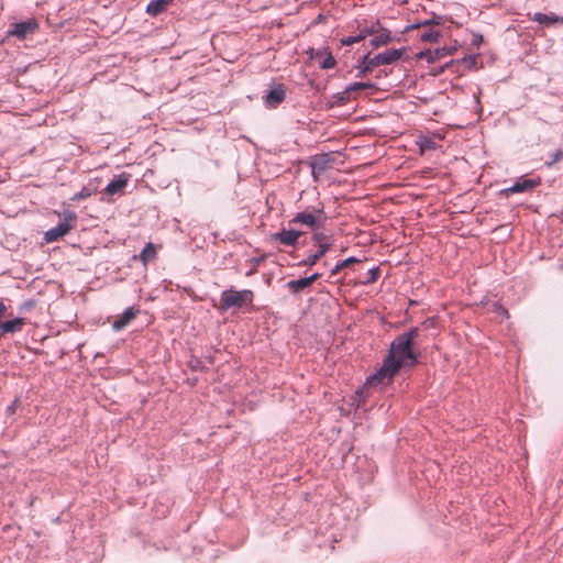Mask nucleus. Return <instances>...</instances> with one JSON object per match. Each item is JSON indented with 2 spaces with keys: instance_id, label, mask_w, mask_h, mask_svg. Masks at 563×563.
I'll return each instance as SVG.
<instances>
[{
  "instance_id": "nucleus-11",
  "label": "nucleus",
  "mask_w": 563,
  "mask_h": 563,
  "mask_svg": "<svg viewBox=\"0 0 563 563\" xmlns=\"http://www.w3.org/2000/svg\"><path fill=\"white\" fill-rule=\"evenodd\" d=\"M320 276L321 274L314 273L309 277L292 279L287 283V287L292 294H299L305 288L310 287L316 280L320 278Z\"/></svg>"
},
{
  "instance_id": "nucleus-14",
  "label": "nucleus",
  "mask_w": 563,
  "mask_h": 563,
  "mask_svg": "<svg viewBox=\"0 0 563 563\" xmlns=\"http://www.w3.org/2000/svg\"><path fill=\"white\" fill-rule=\"evenodd\" d=\"M37 27V23L34 20H29L20 23H15L13 25L12 31H10V34L19 37L24 38L26 34L33 33Z\"/></svg>"
},
{
  "instance_id": "nucleus-9",
  "label": "nucleus",
  "mask_w": 563,
  "mask_h": 563,
  "mask_svg": "<svg viewBox=\"0 0 563 563\" xmlns=\"http://www.w3.org/2000/svg\"><path fill=\"white\" fill-rule=\"evenodd\" d=\"M301 235V231L283 229L279 232L273 233L271 235V239L274 241H278L280 244L285 246H296Z\"/></svg>"
},
{
  "instance_id": "nucleus-13",
  "label": "nucleus",
  "mask_w": 563,
  "mask_h": 563,
  "mask_svg": "<svg viewBox=\"0 0 563 563\" xmlns=\"http://www.w3.org/2000/svg\"><path fill=\"white\" fill-rule=\"evenodd\" d=\"M139 309H135L134 307L126 308L123 313L113 321L112 329L114 331H120L123 328H125L130 322L137 316Z\"/></svg>"
},
{
  "instance_id": "nucleus-30",
  "label": "nucleus",
  "mask_w": 563,
  "mask_h": 563,
  "mask_svg": "<svg viewBox=\"0 0 563 563\" xmlns=\"http://www.w3.org/2000/svg\"><path fill=\"white\" fill-rule=\"evenodd\" d=\"M463 63L467 64L468 66L473 65L475 63V57L474 56H470V57H464L462 59Z\"/></svg>"
},
{
  "instance_id": "nucleus-23",
  "label": "nucleus",
  "mask_w": 563,
  "mask_h": 563,
  "mask_svg": "<svg viewBox=\"0 0 563 563\" xmlns=\"http://www.w3.org/2000/svg\"><path fill=\"white\" fill-rule=\"evenodd\" d=\"M357 262H360V261L355 257H349V258L342 261L341 263L336 264L332 268L331 276L338 275L342 269H344L345 267L350 266L351 264L357 263Z\"/></svg>"
},
{
  "instance_id": "nucleus-17",
  "label": "nucleus",
  "mask_w": 563,
  "mask_h": 563,
  "mask_svg": "<svg viewBox=\"0 0 563 563\" xmlns=\"http://www.w3.org/2000/svg\"><path fill=\"white\" fill-rule=\"evenodd\" d=\"M24 323L25 322H24L23 318H16L13 320L2 322L0 324V328L4 333H14V332L20 331L22 329V327L24 325Z\"/></svg>"
},
{
  "instance_id": "nucleus-18",
  "label": "nucleus",
  "mask_w": 563,
  "mask_h": 563,
  "mask_svg": "<svg viewBox=\"0 0 563 563\" xmlns=\"http://www.w3.org/2000/svg\"><path fill=\"white\" fill-rule=\"evenodd\" d=\"M316 58L320 59L319 64H320V68H322V69H331L336 64L333 55L330 52H325V53L319 52L316 54Z\"/></svg>"
},
{
  "instance_id": "nucleus-12",
  "label": "nucleus",
  "mask_w": 563,
  "mask_h": 563,
  "mask_svg": "<svg viewBox=\"0 0 563 563\" xmlns=\"http://www.w3.org/2000/svg\"><path fill=\"white\" fill-rule=\"evenodd\" d=\"M286 98V89L284 85H278L275 88H273L266 96H265V103L269 108H276L278 104H280Z\"/></svg>"
},
{
  "instance_id": "nucleus-25",
  "label": "nucleus",
  "mask_w": 563,
  "mask_h": 563,
  "mask_svg": "<svg viewBox=\"0 0 563 563\" xmlns=\"http://www.w3.org/2000/svg\"><path fill=\"white\" fill-rule=\"evenodd\" d=\"M363 40H364V34H361V32H360L357 35H351V36L343 37L341 40V44L345 45V46H350V45L360 43Z\"/></svg>"
},
{
  "instance_id": "nucleus-4",
  "label": "nucleus",
  "mask_w": 563,
  "mask_h": 563,
  "mask_svg": "<svg viewBox=\"0 0 563 563\" xmlns=\"http://www.w3.org/2000/svg\"><path fill=\"white\" fill-rule=\"evenodd\" d=\"M311 241L317 251L314 253H310L305 260L299 262V266H314L331 250L333 245L332 236L327 235L323 232L312 233Z\"/></svg>"
},
{
  "instance_id": "nucleus-7",
  "label": "nucleus",
  "mask_w": 563,
  "mask_h": 563,
  "mask_svg": "<svg viewBox=\"0 0 563 563\" xmlns=\"http://www.w3.org/2000/svg\"><path fill=\"white\" fill-rule=\"evenodd\" d=\"M76 214L74 212H65L64 221L58 223V225H56L55 228H52L45 232V241L47 243L58 241L74 228Z\"/></svg>"
},
{
  "instance_id": "nucleus-26",
  "label": "nucleus",
  "mask_w": 563,
  "mask_h": 563,
  "mask_svg": "<svg viewBox=\"0 0 563 563\" xmlns=\"http://www.w3.org/2000/svg\"><path fill=\"white\" fill-rule=\"evenodd\" d=\"M92 195V191L87 188V187H84L79 192H76L71 200L74 201H77V200H82V199H87L89 198L90 196Z\"/></svg>"
},
{
  "instance_id": "nucleus-29",
  "label": "nucleus",
  "mask_w": 563,
  "mask_h": 563,
  "mask_svg": "<svg viewBox=\"0 0 563 563\" xmlns=\"http://www.w3.org/2000/svg\"><path fill=\"white\" fill-rule=\"evenodd\" d=\"M494 308H495V312L500 316V317H504V318H509V313H508V310L505 309L503 306L498 305V303H494Z\"/></svg>"
},
{
  "instance_id": "nucleus-32",
  "label": "nucleus",
  "mask_w": 563,
  "mask_h": 563,
  "mask_svg": "<svg viewBox=\"0 0 563 563\" xmlns=\"http://www.w3.org/2000/svg\"><path fill=\"white\" fill-rule=\"evenodd\" d=\"M16 405H18V400H14V401H13V402L8 407V409H7V410H8L10 413H14Z\"/></svg>"
},
{
  "instance_id": "nucleus-27",
  "label": "nucleus",
  "mask_w": 563,
  "mask_h": 563,
  "mask_svg": "<svg viewBox=\"0 0 563 563\" xmlns=\"http://www.w3.org/2000/svg\"><path fill=\"white\" fill-rule=\"evenodd\" d=\"M563 159V151L562 150H556L553 154H552V158L550 162H547L545 165L548 167H551L553 164L560 162Z\"/></svg>"
},
{
  "instance_id": "nucleus-24",
  "label": "nucleus",
  "mask_w": 563,
  "mask_h": 563,
  "mask_svg": "<svg viewBox=\"0 0 563 563\" xmlns=\"http://www.w3.org/2000/svg\"><path fill=\"white\" fill-rule=\"evenodd\" d=\"M379 275H380L379 267H374L366 273L365 278L362 282V284H364V285L373 284L378 279Z\"/></svg>"
},
{
  "instance_id": "nucleus-3",
  "label": "nucleus",
  "mask_w": 563,
  "mask_h": 563,
  "mask_svg": "<svg viewBox=\"0 0 563 563\" xmlns=\"http://www.w3.org/2000/svg\"><path fill=\"white\" fill-rule=\"evenodd\" d=\"M254 292L251 289L236 290L234 288L225 289L220 295L218 305L219 311H228L231 308H243L252 306Z\"/></svg>"
},
{
  "instance_id": "nucleus-31",
  "label": "nucleus",
  "mask_w": 563,
  "mask_h": 563,
  "mask_svg": "<svg viewBox=\"0 0 563 563\" xmlns=\"http://www.w3.org/2000/svg\"><path fill=\"white\" fill-rule=\"evenodd\" d=\"M350 95H342V92L338 93V99L341 103H344L349 100Z\"/></svg>"
},
{
  "instance_id": "nucleus-15",
  "label": "nucleus",
  "mask_w": 563,
  "mask_h": 563,
  "mask_svg": "<svg viewBox=\"0 0 563 563\" xmlns=\"http://www.w3.org/2000/svg\"><path fill=\"white\" fill-rule=\"evenodd\" d=\"M173 0H152L147 7L146 12L151 15H157L162 13Z\"/></svg>"
},
{
  "instance_id": "nucleus-33",
  "label": "nucleus",
  "mask_w": 563,
  "mask_h": 563,
  "mask_svg": "<svg viewBox=\"0 0 563 563\" xmlns=\"http://www.w3.org/2000/svg\"><path fill=\"white\" fill-rule=\"evenodd\" d=\"M7 307L3 302H0V319L4 316Z\"/></svg>"
},
{
  "instance_id": "nucleus-10",
  "label": "nucleus",
  "mask_w": 563,
  "mask_h": 563,
  "mask_svg": "<svg viewBox=\"0 0 563 563\" xmlns=\"http://www.w3.org/2000/svg\"><path fill=\"white\" fill-rule=\"evenodd\" d=\"M130 175L126 173L120 174L115 179L111 180L108 186L104 188V194L108 196H114L118 194H122L124 188L126 187Z\"/></svg>"
},
{
  "instance_id": "nucleus-19",
  "label": "nucleus",
  "mask_w": 563,
  "mask_h": 563,
  "mask_svg": "<svg viewBox=\"0 0 563 563\" xmlns=\"http://www.w3.org/2000/svg\"><path fill=\"white\" fill-rule=\"evenodd\" d=\"M441 33L439 30L428 27L420 33V40L422 42L434 43L439 40Z\"/></svg>"
},
{
  "instance_id": "nucleus-28",
  "label": "nucleus",
  "mask_w": 563,
  "mask_h": 563,
  "mask_svg": "<svg viewBox=\"0 0 563 563\" xmlns=\"http://www.w3.org/2000/svg\"><path fill=\"white\" fill-rule=\"evenodd\" d=\"M378 24L379 23L376 22L375 24H372L371 26L363 27L360 32H361V34H364V38H366V36L373 35L377 32Z\"/></svg>"
},
{
  "instance_id": "nucleus-21",
  "label": "nucleus",
  "mask_w": 563,
  "mask_h": 563,
  "mask_svg": "<svg viewBox=\"0 0 563 563\" xmlns=\"http://www.w3.org/2000/svg\"><path fill=\"white\" fill-rule=\"evenodd\" d=\"M156 256V249L153 243H147L140 254L141 261L145 264L154 260Z\"/></svg>"
},
{
  "instance_id": "nucleus-5",
  "label": "nucleus",
  "mask_w": 563,
  "mask_h": 563,
  "mask_svg": "<svg viewBox=\"0 0 563 563\" xmlns=\"http://www.w3.org/2000/svg\"><path fill=\"white\" fill-rule=\"evenodd\" d=\"M399 369L396 363L385 358L380 368L366 379V385L368 387L386 386L393 382Z\"/></svg>"
},
{
  "instance_id": "nucleus-35",
  "label": "nucleus",
  "mask_w": 563,
  "mask_h": 563,
  "mask_svg": "<svg viewBox=\"0 0 563 563\" xmlns=\"http://www.w3.org/2000/svg\"><path fill=\"white\" fill-rule=\"evenodd\" d=\"M324 157L325 155L321 156L319 159L322 161V163H324Z\"/></svg>"
},
{
  "instance_id": "nucleus-22",
  "label": "nucleus",
  "mask_w": 563,
  "mask_h": 563,
  "mask_svg": "<svg viewBox=\"0 0 563 563\" xmlns=\"http://www.w3.org/2000/svg\"><path fill=\"white\" fill-rule=\"evenodd\" d=\"M375 85L373 82H353L346 87L342 95H350L351 92L363 90V89H372Z\"/></svg>"
},
{
  "instance_id": "nucleus-16",
  "label": "nucleus",
  "mask_w": 563,
  "mask_h": 563,
  "mask_svg": "<svg viewBox=\"0 0 563 563\" xmlns=\"http://www.w3.org/2000/svg\"><path fill=\"white\" fill-rule=\"evenodd\" d=\"M532 21L539 23V24H554L558 22H563V18H559L554 13L545 14L541 12H537L532 16Z\"/></svg>"
},
{
  "instance_id": "nucleus-6",
  "label": "nucleus",
  "mask_w": 563,
  "mask_h": 563,
  "mask_svg": "<svg viewBox=\"0 0 563 563\" xmlns=\"http://www.w3.org/2000/svg\"><path fill=\"white\" fill-rule=\"evenodd\" d=\"M324 213L323 203L319 202L318 207L312 208L311 211L305 210L302 212H298L291 220L290 223L297 224L300 223L310 229H318L321 227L320 216Z\"/></svg>"
},
{
  "instance_id": "nucleus-20",
  "label": "nucleus",
  "mask_w": 563,
  "mask_h": 563,
  "mask_svg": "<svg viewBox=\"0 0 563 563\" xmlns=\"http://www.w3.org/2000/svg\"><path fill=\"white\" fill-rule=\"evenodd\" d=\"M391 41L390 34L388 31L384 30L379 34H377L374 38L371 40V45L374 47H379L388 44Z\"/></svg>"
},
{
  "instance_id": "nucleus-34",
  "label": "nucleus",
  "mask_w": 563,
  "mask_h": 563,
  "mask_svg": "<svg viewBox=\"0 0 563 563\" xmlns=\"http://www.w3.org/2000/svg\"><path fill=\"white\" fill-rule=\"evenodd\" d=\"M255 271H256L255 268H250V272L246 275L251 276L252 274H254Z\"/></svg>"
},
{
  "instance_id": "nucleus-2",
  "label": "nucleus",
  "mask_w": 563,
  "mask_h": 563,
  "mask_svg": "<svg viewBox=\"0 0 563 563\" xmlns=\"http://www.w3.org/2000/svg\"><path fill=\"white\" fill-rule=\"evenodd\" d=\"M404 53L405 49H388L373 57L371 56V54L365 55L363 59L360 62V65L357 66V77L363 78L367 74L372 73V70L375 67L382 65H389L399 60L402 57Z\"/></svg>"
},
{
  "instance_id": "nucleus-8",
  "label": "nucleus",
  "mask_w": 563,
  "mask_h": 563,
  "mask_svg": "<svg viewBox=\"0 0 563 563\" xmlns=\"http://www.w3.org/2000/svg\"><path fill=\"white\" fill-rule=\"evenodd\" d=\"M540 185V180L530 179L526 177H520L511 187L501 189L499 195L501 197L508 198L514 194L532 191L536 187Z\"/></svg>"
},
{
  "instance_id": "nucleus-1",
  "label": "nucleus",
  "mask_w": 563,
  "mask_h": 563,
  "mask_svg": "<svg viewBox=\"0 0 563 563\" xmlns=\"http://www.w3.org/2000/svg\"><path fill=\"white\" fill-rule=\"evenodd\" d=\"M417 335L418 329L413 328L396 336L390 344V350L386 358L396 363L399 368L413 366L417 363V355L412 351V343Z\"/></svg>"
}]
</instances>
